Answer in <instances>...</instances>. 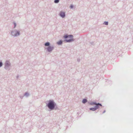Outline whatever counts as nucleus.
I'll return each instance as SVG.
<instances>
[{"instance_id":"obj_13","label":"nucleus","mask_w":133,"mask_h":133,"mask_svg":"<svg viewBox=\"0 0 133 133\" xmlns=\"http://www.w3.org/2000/svg\"><path fill=\"white\" fill-rule=\"evenodd\" d=\"M96 109V108H90V110H95Z\"/></svg>"},{"instance_id":"obj_9","label":"nucleus","mask_w":133,"mask_h":133,"mask_svg":"<svg viewBox=\"0 0 133 133\" xmlns=\"http://www.w3.org/2000/svg\"><path fill=\"white\" fill-rule=\"evenodd\" d=\"M103 24L106 25H108V21H105L103 23Z\"/></svg>"},{"instance_id":"obj_8","label":"nucleus","mask_w":133,"mask_h":133,"mask_svg":"<svg viewBox=\"0 0 133 133\" xmlns=\"http://www.w3.org/2000/svg\"><path fill=\"white\" fill-rule=\"evenodd\" d=\"M68 38H72L73 37V36L72 35H68Z\"/></svg>"},{"instance_id":"obj_1","label":"nucleus","mask_w":133,"mask_h":133,"mask_svg":"<svg viewBox=\"0 0 133 133\" xmlns=\"http://www.w3.org/2000/svg\"><path fill=\"white\" fill-rule=\"evenodd\" d=\"M44 45L45 46H47V47L45 48V49L46 50V51L50 53L52 52V50L54 49V46H51L50 45V43L49 42H47L45 43Z\"/></svg>"},{"instance_id":"obj_6","label":"nucleus","mask_w":133,"mask_h":133,"mask_svg":"<svg viewBox=\"0 0 133 133\" xmlns=\"http://www.w3.org/2000/svg\"><path fill=\"white\" fill-rule=\"evenodd\" d=\"M59 15L62 18H64L65 16V13L64 12L61 11L59 13Z\"/></svg>"},{"instance_id":"obj_4","label":"nucleus","mask_w":133,"mask_h":133,"mask_svg":"<svg viewBox=\"0 0 133 133\" xmlns=\"http://www.w3.org/2000/svg\"><path fill=\"white\" fill-rule=\"evenodd\" d=\"M11 65V63L9 61H6L4 64V68L6 70H10V67Z\"/></svg>"},{"instance_id":"obj_7","label":"nucleus","mask_w":133,"mask_h":133,"mask_svg":"<svg viewBox=\"0 0 133 133\" xmlns=\"http://www.w3.org/2000/svg\"><path fill=\"white\" fill-rule=\"evenodd\" d=\"M63 42H64V40L63 41L62 40H60L59 41L57 42L56 44L58 45H62Z\"/></svg>"},{"instance_id":"obj_12","label":"nucleus","mask_w":133,"mask_h":133,"mask_svg":"<svg viewBox=\"0 0 133 133\" xmlns=\"http://www.w3.org/2000/svg\"><path fill=\"white\" fill-rule=\"evenodd\" d=\"M3 65V63L2 61H0V67H1Z\"/></svg>"},{"instance_id":"obj_20","label":"nucleus","mask_w":133,"mask_h":133,"mask_svg":"<svg viewBox=\"0 0 133 133\" xmlns=\"http://www.w3.org/2000/svg\"><path fill=\"white\" fill-rule=\"evenodd\" d=\"M95 105H99L101 106H102V105L101 104L98 103L97 104L96 103H95Z\"/></svg>"},{"instance_id":"obj_19","label":"nucleus","mask_w":133,"mask_h":133,"mask_svg":"<svg viewBox=\"0 0 133 133\" xmlns=\"http://www.w3.org/2000/svg\"><path fill=\"white\" fill-rule=\"evenodd\" d=\"M106 82H111V81L107 80L106 81Z\"/></svg>"},{"instance_id":"obj_10","label":"nucleus","mask_w":133,"mask_h":133,"mask_svg":"<svg viewBox=\"0 0 133 133\" xmlns=\"http://www.w3.org/2000/svg\"><path fill=\"white\" fill-rule=\"evenodd\" d=\"M59 1V0H54V2L55 3H58Z\"/></svg>"},{"instance_id":"obj_11","label":"nucleus","mask_w":133,"mask_h":133,"mask_svg":"<svg viewBox=\"0 0 133 133\" xmlns=\"http://www.w3.org/2000/svg\"><path fill=\"white\" fill-rule=\"evenodd\" d=\"M87 101L86 99H83L82 101L83 103H84L86 102Z\"/></svg>"},{"instance_id":"obj_18","label":"nucleus","mask_w":133,"mask_h":133,"mask_svg":"<svg viewBox=\"0 0 133 133\" xmlns=\"http://www.w3.org/2000/svg\"><path fill=\"white\" fill-rule=\"evenodd\" d=\"M77 61L78 62H79L80 61V59L79 58H78L77 59Z\"/></svg>"},{"instance_id":"obj_15","label":"nucleus","mask_w":133,"mask_h":133,"mask_svg":"<svg viewBox=\"0 0 133 133\" xmlns=\"http://www.w3.org/2000/svg\"><path fill=\"white\" fill-rule=\"evenodd\" d=\"M74 7V6L72 5H71L70 6V8L71 9L72 8Z\"/></svg>"},{"instance_id":"obj_3","label":"nucleus","mask_w":133,"mask_h":133,"mask_svg":"<svg viewBox=\"0 0 133 133\" xmlns=\"http://www.w3.org/2000/svg\"><path fill=\"white\" fill-rule=\"evenodd\" d=\"M63 38L65 39L64 40V41L65 42L70 43L74 41V39L73 38H71L69 39H67L69 38L68 35L67 34L64 35Z\"/></svg>"},{"instance_id":"obj_2","label":"nucleus","mask_w":133,"mask_h":133,"mask_svg":"<svg viewBox=\"0 0 133 133\" xmlns=\"http://www.w3.org/2000/svg\"><path fill=\"white\" fill-rule=\"evenodd\" d=\"M20 35V31L16 29L12 30L11 33V35L14 37H17Z\"/></svg>"},{"instance_id":"obj_5","label":"nucleus","mask_w":133,"mask_h":133,"mask_svg":"<svg viewBox=\"0 0 133 133\" xmlns=\"http://www.w3.org/2000/svg\"><path fill=\"white\" fill-rule=\"evenodd\" d=\"M55 105V104L52 101H50L48 104V107L49 108L51 109H53Z\"/></svg>"},{"instance_id":"obj_17","label":"nucleus","mask_w":133,"mask_h":133,"mask_svg":"<svg viewBox=\"0 0 133 133\" xmlns=\"http://www.w3.org/2000/svg\"><path fill=\"white\" fill-rule=\"evenodd\" d=\"M90 43L91 44V45H94V42H90Z\"/></svg>"},{"instance_id":"obj_21","label":"nucleus","mask_w":133,"mask_h":133,"mask_svg":"<svg viewBox=\"0 0 133 133\" xmlns=\"http://www.w3.org/2000/svg\"><path fill=\"white\" fill-rule=\"evenodd\" d=\"M19 77V75H17V76H16V77L17 79H18V78Z\"/></svg>"},{"instance_id":"obj_16","label":"nucleus","mask_w":133,"mask_h":133,"mask_svg":"<svg viewBox=\"0 0 133 133\" xmlns=\"http://www.w3.org/2000/svg\"><path fill=\"white\" fill-rule=\"evenodd\" d=\"M29 95V93H26L25 94V95L26 96H28Z\"/></svg>"},{"instance_id":"obj_14","label":"nucleus","mask_w":133,"mask_h":133,"mask_svg":"<svg viewBox=\"0 0 133 133\" xmlns=\"http://www.w3.org/2000/svg\"><path fill=\"white\" fill-rule=\"evenodd\" d=\"M14 28H15L16 27V23H15V22H14Z\"/></svg>"}]
</instances>
